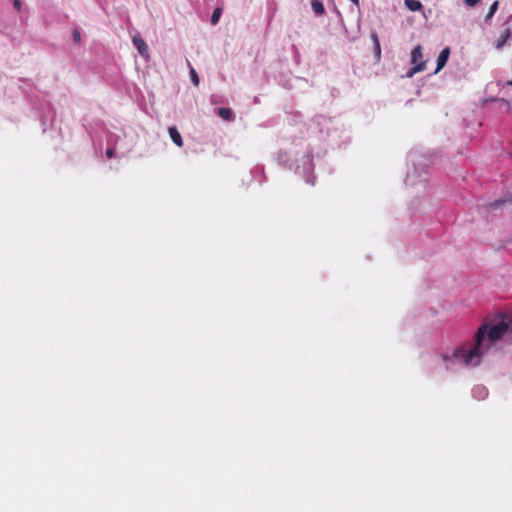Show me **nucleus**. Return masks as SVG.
Wrapping results in <instances>:
<instances>
[{
  "label": "nucleus",
  "instance_id": "obj_1",
  "mask_svg": "<svg viewBox=\"0 0 512 512\" xmlns=\"http://www.w3.org/2000/svg\"><path fill=\"white\" fill-rule=\"evenodd\" d=\"M507 334L512 336V316L503 314L497 322L485 321L480 325L473 340L485 354L493 344Z\"/></svg>",
  "mask_w": 512,
  "mask_h": 512
},
{
  "label": "nucleus",
  "instance_id": "obj_2",
  "mask_svg": "<svg viewBox=\"0 0 512 512\" xmlns=\"http://www.w3.org/2000/svg\"><path fill=\"white\" fill-rule=\"evenodd\" d=\"M312 159L313 156L310 150L305 151L301 159L296 160V164H294L289 153L285 150L280 149L275 154V160L279 166L288 170H294L296 174L303 177L306 183L314 185L315 176L313 174L314 164Z\"/></svg>",
  "mask_w": 512,
  "mask_h": 512
},
{
  "label": "nucleus",
  "instance_id": "obj_3",
  "mask_svg": "<svg viewBox=\"0 0 512 512\" xmlns=\"http://www.w3.org/2000/svg\"><path fill=\"white\" fill-rule=\"evenodd\" d=\"M484 355L483 350L473 340L455 348L451 355L444 354L442 359L448 368L454 364H460L464 367H475L481 363Z\"/></svg>",
  "mask_w": 512,
  "mask_h": 512
},
{
  "label": "nucleus",
  "instance_id": "obj_4",
  "mask_svg": "<svg viewBox=\"0 0 512 512\" xmlns=\"http://www.w3.org/2000/svg\"><path fill=\"white\" fill-rule=\"evenodd\" d=\"M408 157L412 167L408 169L405 178L406 188L419 191L431 188L429 186L428 164L424 157L417 152L409 153Z\"/></svg>",
  "mask_w": 512,
  "mask_h": 512
},
{
  "label": "nucleus",
  "instance_id": "obj_5",
  "mask_svg": "<svg viewBox=\"0 0 512 512\" xmlns=\"http://www.w3.org/2000/svg\"><path fill=\"white\" fill-rule=\"evenodd\" d=\"M511 21L512 14L507 16L505 22L501 27L500 36L494 43V46L497 50H501L512 39V27L510 26Z\"/></svg>",
  "mask_w": 512,
  "mask_h": 512
},
{
  "label": "nucleus",
  "instance_id": "obj_6",
  "mask_svg": "<svg viewBox=\"0 0 512 512\" xmlns=\"http://www.w3.org/2000/svg\"><path fill=\"white\" fill-rule=\"evenodd\" d=\"M450 48L445 47L438 55L436 60V69L435 73L439 72L441 69L445 67V65L448 62L449 56H450Z\"/></svg>",
  "mask_w": 512,
  "mask_h": 512
},
{
  "label": "nucleus",
  "instance_id": "obj_7",
  "mask_svg": "<svg viewBox=\"0 0 512 512\" xmlns=\"http://www.w3.org/2000/svg\"><path fill=\"white\" fill-rule=\"evenodd\" d=\"M512 207V194H508L506 197L495 200L489 205L490 210L502 209Z\"/></svg>",
  "mask_w": 512,
  "mask_h": 512
},
{
  "label": "nucleus",
  "instance_id": "obj_8",
  "mask_svg": "<svg viewBox=\"0 0 512 512\" xmlns=\"http://www.w3.org/2000/svg\"><path fill=\"white\" fill-rule=\"evenodd\" d=\"M132 42L141 56H143V57L148 56V53H149L148 45L140 36H133Z\"/></svg>",
  "mask_w": 512,
  "mask_h": 512
},
{
  "label": "nucleus",
  "instance_id": "obj_9",
  "mask_svg": "<svg viewBox=\"0 0 512 512\" xmlns=\"http://www.w3.org/2000/svg\"><path fill=\"white\" fill-rule=\"evenodd\" d=\"M168 132L170 135V138L172 142L177 145L178 147L183 146V139L181 134L179 133L178 129L175 126L169 127Z\"/></svg>",
  "mask_w": 512,
  "mask_h": 512
},
{
  "label": "nucleus",
  "instance_id": "obj_10",
  "mask_svg": "<svg viewBox=\"0 0 512 512\" xmlns=\"http://www.w3.org/2000/svg\"><path fill=\"white\" fill-rule=\"evenodd\" d=\"M216 114L227 121H233L235 119V115L231 108L221 107L216 110Z\"/></svg>",
  "mask_w": 512,
  "mask_h": 512
},
{
  "label": "nucleus",
  "instance_id": "obj_11",
  "mask_svg": "<svg viewBox=\"0 0 512 512\" xmlns=\"http://www.w3.org/2000/svg\"><path fill=\"white\" fill-rule=\"evenodd\" d=\"M251 174H252V177L258 181V182H262L264 179H265V173H264V166L263 165H256L252 170H251Z\"/></svg>",
  "mask_w": 512,
  "mask_h": 512
},
{
  "label": "nucleus",
  "instance_id": "obj_12",
  "mask_svg": "<svg viewBox=\"0 0 512 512\" xmlns=\"http://www.w3.org/2000/svg\"><path fill=\"white\" fill-rule=\"evenodd\" d=\"M405 6L412 12L421 11L423 5L419 0H404Z\"/></svg>",
  "mask_w": 512,
  "mask_h": 512
},
{
  "label": "nucleus",
  "instance_id": "obj_13",
  "mask_svg": "<svg viewBox=\"0 0 512 512\" xmlns=\"http://www.w3.org/2000/svg\"><path fill=\"white\" fill-rule=\"evenodd\" d=\"M421 59H422V48L420 45H418L411 52V62H412V64L416 65V64H419L420 62H423Z\"/></svg>",
  "mask_w": 512,
  "mask_h": 512
},
{
  "label": "nucleus",
  "instance_id": "obj_14",
  "mask_svg": "<svg viewBox=\"0 0 512 512\" xmlns=\"http://www.w3.org/2000/svg\"><path fill=\"white\" fill-rule=\"evenodd\" d=\"M311 7H312L313 12L317 16H322L325 13V7L320 0H312Z\"/></svg>",
  "mask_w": 512,
  "mask_h": 512
},
{
  "label": "nucleus",
  "instance_id": "obj_15",
  "mask_svg": "<svg viewBox=\"0 0 512 512\" xmlns=\"http://www.w3.org/2000/svg\"><path fill=\"white\" fill-rule=\"evenodd\" d=\"M498 7H499V1H494L490 8H489V11L487 13V15L485 16V22H488L493 16L494 14L496 13V11L498 10Z\"/></svg>",
  "mask_w": 512,
  "mask_h": 512
},
{
  "label": "nucleus",
  "instance_id": "obj_16",
  "mask_svg": "<svg viewBox=\"0 0 512 512\" xmlns=\"http://www.w3.org/2000/svg\"><path fill=\"white\" fill-rule=\"evenodd\" d=\"M424 68H425V62H420L419 64H416L412 68H410L408 70L406 76L407 77H412L415 73L424 70Z\"/></svg>",
  "mask_w": 512,
  "mask_h": 512
},
{
  "label": "nucleus",
  "instance_id": "obj_17",
  "mask_svg": "<svg viewBox=\"0 0 512 512\" xmlns=\"http://www.w3.org/2000/svg\"><path fill=\"white\" fill-rule=\"evenodd\" d=\"M221 14H222V9L217 7L214 9L212 15H211V23L213 25H216L218 22H219V19L221 17Z\"/></svg>",
  "mask_w": 512,
  "mask_h": 512
},
{
  "label": "nucleus",
  "instance_id": "obj_18",
  "mask_svg": "<svg viewBox=\"0 0 512 512\" xmlns=\"http://www.w3.org/2000/svg\"><path fill=\"white\" fill-rule=\"evenodd\" d=\"M72 38H73V41L77 44L81 42V34H80V31L78 28L73 29Z\"/></svg>",
  "mask_w": 512,
  "mask_h": 512
},
{
  "label": "nucleus",
  "instance_id": "obj_19",
  "mask_svg": "<svg viewBox=\"0 0 512 512\" xmlns=\"http://www.w3.org/2000/svg\"><path fill=\"white\" fill-rule=\"evenodd\" d=\"M190 76H191V81L193 82V84L198 85L199 84V76H198L197 72L195 71V69L192 67L190 69Z\"/></svg>",
  "mask_w": 512,
  "mask_h": 512
},
{
  "label": "nucleus",
  "instance_id": "obj_20",
  "mask_svg": "<svg viewBox=\"0 0 512 512\" xmlns=\"http://www.w3.org/2000/svg\"><path fill=\"white\" fill-rule=\"evenodd\" d=\"M373 47H374L375 58L379 60L380 57H381V45H380V42H377L375 45H373Z\"/></svg>",
  "mask_w": 512,
  "mask_h": 512
},
{
  "label": "nucleus",
  "instance_id": "obj_21",
  "mask_svg": "<svg viewBox=\"0 0 512 512\" xmlns=\"http://www.w3.org/2000/svg\"><path fill=\"white\" fill-rule=\"evenodd\" d=\"M370 38L373 42V45H375L377 42H380L379 41V37H378V34L376 31H372L371 34H370Z\"/></svg>",
  "mask_w": 512,
  "mask_h": 512
},
{
  "label": "nucleus",
  "instance_id": "obj_22",
  "mask_svg": "<svg viewBox=\"0 0 512 512\" xmlns=\"http://www.w3.org/2000/svg\"><path fill=\"white\" fill-rule=\"evenodd\" d=\"M13 7L20 11L21 10V7H22V3L20 0H13Z\"/></svg>",
  "mask_w": 512,
  "mask_h": 512
},
{
  "label": "nucleus",
  "instance_id": "obj_23",
  "mask_svg": "<svg viewBox=\"0 0 512 512\" xmlns=\"http://www.w3.org/2000/svg\"><path fill=\"white\" fill-rule=\"evenodd\" d=\"M480 0H464L467 6L473 7L475 6Z\"/></svg>",
  "mask_w": 512,
  "mask_h": 512
},
{
  "label": "nucleus",
  "instance_id": "obj_24",
  "mask_svg": "<svg viewBox=\"0 0 512 512\" xmlns=\"http://www.w3.org/2000/svg\"><path fill=\"white\" fill-rule=\"evenodd\" d=\"M40 120H41V122H42V125H43V126H46L47 121L49 120V118H48V116H47V115H41Z\"/></svg>",
  "mask_w": 512,
  "mask_h": 512
},
{
  "label": "nucleus",
  "instance_id": "obj_25",
  "mask_svg": "<svg viewBox=\"0 0 512 512\" xmlns=\"http://www.w3.org/2000/svg\"><path fill=\"white\" fill-rule=\"evenodd\" d=\"M217 97H218V96H216V95H212V96H211V103H212V104H216V103H218V99H217Z\"/></svg>",
  "mask_w": 512,
  "mask_h": 512
},
{
  "label": "nucleus",
  "instance_id": "obj_26",
  "mask_svg": "<svg viewBox=\"0 0 512 512\" xmlns=\"http://www.w3.org/2000/svg\"><path fill=\"white\" fill-rule=\"evenodd\" d=\"M334 13H336V14H337V16H338L340 19H342V15H341L340 11L338 10V8H337L336 6H334Z\"/></svg>",
  "mask_w": 512,
  "mask_h": 512
},
{
  "label": "nucleus",
  "instance_id": "obj_27",
  "mask_svg": "<svg viewBox=\"0 0 512 512\" xmlns=\"http://www.w3.org/2000/svg\"><path fill=\"white\" fill-rule=\"evenodd\" d=\"M106 154H107V156H108L109 158H111V157L113 156V149H108V150L106 151Z\"/></svg>",
  "mask_w": 512,
  "mask_h": 512
},
{
  "label": "nucleus",
  "instance_id": "obj_28",
  "mask_svg": "<svg viewBox=\"0 0 512 512\" xmlns=\"http://www.w3.org/2000/svg\"><path fill=\"white\" fill-rule=\"evenodd\" d=\"M353 4H355L356 6H359V0H350Z\"/></svg>",
  "mask_w": 512,
  "mask_h": 512
},
{
  "label": "nucleus",
  "instance_id": "obj_29",
  "mask_svg": "<svg viewBox=\"0 0 512 512\" xmlns=\"http://www.w3.org/2000/svg\"><path fill=\"white\" fill-rule=\"evenodd\" d=\"M506 86H508V87H511V88H512V81H508V82L506 83Z\"/></svg>",
  "mask_w": 512,
  "mask_h": 512
}]
</instances>
